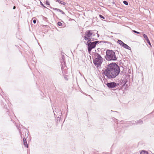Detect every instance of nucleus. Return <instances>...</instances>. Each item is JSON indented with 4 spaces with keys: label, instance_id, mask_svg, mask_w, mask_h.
Here are the masks:
<instances>
[{
    "label": "nucleus",
    "instance_id": "obj_19",
    "mask_svg": "<svg viewBox=\"0 0 154 154\" xmlns=\"http://www.w3.org/2000/svg\"><path fill=\"white\" fill-rule=\"evenodd\" d=\"M24 146L25 147L28 148L29 147V145H24Z\"/></svg>",
    "mask_w": 154,
    "mask_h": 154
},
{
    "label": "nucleus",
    "instance_id": "obj_20",
    "mask_svg": "<svg viewBox=\"0 0 154 154\" xmlns=\"http://www.w3.org/2000/svg\"><path fill=\"white\" fill-rule=\"evenodd\" d=\"M33 23H34V24L35 23H36V20H33Z\"/></svg>",
    "mask_w": 154,
    "mask_h": 154
},
{
    "label": "nucleus",
    "instance_id": "obj_21",
    "mask_svg": "<svg viewBox=\"0 0 154 154\" xmlns=\"http://www.w3.org/2000/svg\"><path fill=\"white\" fill-rule=\"evenodd\" d=\"M146 41H147V42H148L150 41L149 38L146 40Z\"/></svg>",
    "mask_w": 154,
    "mask_h": 154
},
{
    "label": "nucleus",
    "instance_id": "obj_4",
    "mask_svg": "<svg viewBox=\"0 0 154 154\" xmlns=\"http://www.w3.org/2000/svg\"><path fill=\"white\" fill-rule=\"evenodd\" d=\"M87 42V45L88 46V51L90 53L91 50L95 47L96 44L98 42L96 41L93 42Z\"/></svg>",
    "mask_w": 154,
    "mask_h": 154
},
{
    "label": "nucleus",
    "instance_id": "obj_5",
    "mask_svg": "<svg viewBox=\"0 0 154 154\" xmlns=\"http://www.w3.org/2000/svg\"><path fill=\"white\" fill-rule=\"evenodd\" d=\"M92 33L90 30H88L86 31L85 34V36H84V38L85 40H88V42H90L91 39L90 38L91 35Z\"/></svg>",
    "mask_w": 154,
    "mask_h": 154
},
{
    "label": "nucleus",
    "instance_id": "obj_14",
    "mask_svg": "<svg viewBox=\"0 0 154 154\" xmlns=\"http://www.w3.org/2000/svg\"><path fill=\"white\" fill-rule=\"evenodd\" d=\"M57 24L58 26H61L62 25V23L60 22H58L57 23Z\"/></svg>",
    "mask_w": 154,
    "mask_h": 154
},
{
    "label": "nucleus",
    "instance_id": "obj_16",
    "mask_svg": "<svg viewBox=\"0 0 154 154\" xmlns=\"http://www.w3.org/2000/svg\"><path fill=\"white\" fill-rule=\"evenodd\" d=\"M99 16L101 18H103V19H104L105 18L104 17H103V16H102V15L100 14L99 15Z\"/></svg>",
    "mask_w": 154,
    "mask_h": 154
},
{
    "label": "nucleus",
    "instance_id": "obj_1",
    "mask_svg": "<svg viewBox=\"0 0 154 154\" xmlns=\"http://www.w3.org/2000/svg\"><path fill=\"white\" fill-rule=\"evenodd\" d=\"M120 72L119 67L116 63H112L107 66L104 72V74L108 78H114L118 75Z\"/></svg>",
    "mask_w": 154,
    "mask_h": 154
},
{
    "label": "nucleus",
    "instance_id": "obj_11",
    "mask_svg": "<svg viewBox=\"0 0 154 154\" xmlns=\"http://www.w3.org/2000/svg\"><path fill=\"white\" fill-rule=\"evenodd\" d=\"M55 1L56 2H58L62 4L63 5H65V2H61L60 0H55Z\"/></svg>",
    "mask_w": 154,
    "mask_h": 154
},
{
    "label": "nucleus",
    "instance_id": "obj_9",
    "mask_svg": "<svg viewBox=\"0 0 154 154\" xmlns=\"http://www.w3.org/2000/svg\"><path fill=\"white\" fill-rule=\"evenodd\" d=\"M123 47L128 50H131V48L126 44H125Z\"/></svg>",
    "mask_w": 154,
    "mask_h": 154
},
{
    "label": "nucleus",
    "instance_id": "obj_24",
    "mask_svg": "<svg viewBox=\"0 0 154 154\" xmlns=\"http://www.w3.org/2000/svg\"><path fill=\"white\" fill-rule=\"evenodd\" d=\"M42 5L43 6H44V5H43V4H42Z\"/></svg>",
    "mask_w": 154,
    "mask_h": 154
},
{
    "label": "nucleus",
    "instance_id": "obj_3",
    "mask_svg": "<svg viewBox=\"0 0 154 154\" xmlns=\"http://www.w3.org/2000/svg\"><path fill=\"white\" fill-rule=\"evenodd\" d=\"M95 59L94 62L95 65L98 66L100 65L103 61V59L101 56L98 54H96L95 55Z\"/></svg>",
    "mask_w": 154,
    "mask_h": 154
},
{
    "label": "nucleus",
    "instance_id": "obj_12",
    "mask_svg": "<svg viewBox=\"0 0 154 154\" xmlns=\"http://www.w3.org/2000/svg\"><path fill=\"white\" fill-rule=\"evenodd\" d=\"M143 35L144 38L146 40H147V39H148L147 36L146 34H143Z\"/></svg>",
    "mask_w": 154,
    "mask_h": 154
},
{
    "label": "nucleus",
    "instance_id": "obj_13",
    "mask_svg": "<svg viewBox=\"0 0 154 154\" xmlns=\"http://www.w3.org/2000/svg\"><path fill=\"white\" fill-rule=\"evenodd\" d=\"M23 144H27L26 140L25 138H23Z\"/></svg>",
    "mask_w": 154,
    "mask_h": 154
},
{
    "label": "nucleus",
    "instance_id": "obj_18",
    "mask_svg": "<svg viewBox=\"0 0 154 154\" xmlns=\"http://www.w3.org/2000/svg\"><path fill=\"white\" fill-rule=\"evenodd\" d=\"M46 4L47 5H50V4H49V2H47V1L46 2Z\"/></svg>",
    "mask_w": 154,
    "mask_h": 154
},
{
    "label": "nucleus",
    "instance_id": "obj_10",
    "mask_svg": "<svg viewBox=\"0 0 154 154\" xmlns=\"http://www.w3.org/2000/svg\"><path fill=\"white\" fill-rule=\"evenodd\" d=\"M140 154H148V152L145 150H142L140 151Z\"/></svg>",
    "mask_w": 154,
    "mask_h": 154
},
{
    "label": "nucleus",
    "instance_id": "obj_17",
    "mask_svg": "<svg viewBox=\"0 0 154 154\" xmlns=\"http://www.w3.org/2000/svg\"><path fill=\"white\" fill-rule=\"evenodd\" d=\"M133 32H134V33H137V34H139L140 33V32H137L135 30H133Z\"/></svg>",
    "mask_w": 154,
    "mask_h": 154
},
{
    "label": "nucleus",
    "instance_id": "obj_23",
    "mask_svg": "<svg viewBox=\"0 0 154 154\" xmlns=\"http://www.w3.org/2000/svg\"><path fill=\"white\" fill-rule=\"evenodd\" d=\"M15 8H16V7H15V6H14V7H13V9H15Z\"/></svg>",
    "mask_w": 154,
    "mask_h": 154
},
{
    "label": "nucleus",
    "instance_id": "obj_8",
    "mask_svg": "<svg viewBox=\"0 0 154 154\" xmlns=\"http://www.w3.org/2000/svg\"><path fill=\"white\" fill-rule=\"evenodd\" d=\"M117 43L119 44L122 47H123L124 46V45L125 44L121 40H119L118 41Z\"/></svg>",
    "mask_w": 154,
    "mask_h": 154
},
{
    "label": "nucleus",
    "instance_id": "obj_15",
    "mask_svg": "<svg viewBox=\"0 0 154 154\" xmlns=\"http://www.w3.org/2000/svg\"><path fill=\"white\" fill-rule=\"evenodd\" d=\"M123 3L124 4H125V5H128V2L126 1H124L123 2Z\"/></svg>",
    "mask_w": 154,
    "mask_h": 154
},
{
    "label": "nucleus",
    "instance_id": "obj_22",
    "mask_svg": "<svg viewBox=\"0 0 154 154\" xmlns=\"http://www.w3.org/2000/svg\"><path fill=\"white\" fill-rule=\"evenodd\" d=\"M147 43L149 44V45H150L151 46V43H150V41L149 42H147Z\"/></svg>",
    "mask_w": 154,
    "mask_h": 154
},
{
    "label": "nucleus",
    "instance_id": "obj_6",
    "mask_svg": "<svg viewBox=\"0 0 154 154\" xmlns=\"http://www.w3.org/2000/svg\"><path fill=\"white\" fill-rule=\"evenodd\" d=\"M108 87L109 88H114L117 86V84L114 82H110L106 84Z\"/></svg>",
    "mask_w": 154,
    "mask_h": 154
},
{
    "label": "nucleus",
    "instance_id": "obj_2",
    "mask_svg": "<svg viewBox=\"0 0 154 154\" xmlns=\"http://www.w3.org/2000/svg\"><path fill=\"white\" fill-rule=\"evenodd\" d=\"M105 58L108 60H116L117 59L115 53L112 51L109 50L106 51Z\"/></svg>",
    "mask_w": 154,
    "mask_h": 154
},
{
    "label": "nucleus",
    "instance_id": "obj_7",
    "mask_svg": "<svg viewBox=\"0 0 154 154\" xmlns=\"http://www.w3.org/2000/svg\"><path fill=\"white\" fill-rule=\"evenodd\" d=\"M53 9L54 10L56 11H57L60 12H61L62 14H65L64 12L63 11H62V10H61L60 9H59L54 8H53Z\"/></svg>",
    "mask_w": 154,
    "mask_h": 154
}]
</instances>
